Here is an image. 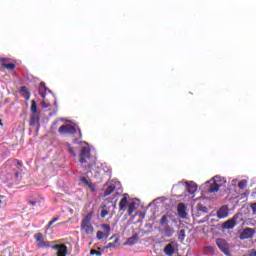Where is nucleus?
I'll return each mask as SVG.
<instances>
[{
  "mask_svg": "<svg viewBox=\"0 0 256 256\" xmlns=\"http://www.w3.org/2000/svg\"><path fill=\"white\" fill-rule=\"evenodd\" d=\"M80 163H88V173H91L92 177L99 175V167L95 163V158L91 157V149L89 146H83L80 150Z\"/></svg>",
  "mask_w": 256,
  "mask_h": 256,
  "instance_id": "obj_1",
  "label": "nucleus"
},
{
  "mask_svg": "<svg viewBox=\"0 0 256 256\" xmlns=\"http://www.w3.org/2000/svg\"><path fill=\"white\" fill-rule=\"evenodd\" d=\"M91 219H93V212H89L86 214L80 223V230L85 235H93L95 233V228H93V224H91Z\"/></svg>",
  "mask_w": 256,
  "mask_h": 256,
  "instance_id": "obj_2",
  "label": "nucleus"
},
{
  "mask_svg": "<svg viewBox=\"0 0 256 256\" xmlns=\"http://www.w3.org/2000/svg\"><path fill=\"white\" fill-rule=\"evenodd\" d=\"M212 182V183H211ZM225 183V178L221 176H214L210 180V187L208 188L209 193H217L219 189H221V186Z\"/></svg>",
  "mask_w": 256,
  "mask_h": 256,
  "instance_id": "obj_3",
  "label": "nucleus"
},
{
  "mask_svg": "<svg viewBox=\"0 0 256 256\" xmlns=\"http://www.w3.org/2000/svg\"><path fill=\"white\" fill-rule=\"evenodd\" d=\"M216 245H217L218 249H220V251H222V253L225 254L226 256H233L231 254V244H229V242H227V240H225L223 238H217Z\"/></svg>",
  "mask_w": 256,
  "mask_h": 256,
  "instance_id": "obj_4",
  "label": "nucleus"
},
{
  "mask_svg": "<svg viewBox=\"0 0 256 256\" xmlns=\"http://www.w3.org/2000/svg\"><path fill=\"white\" fill-rule=\"evenodd\" d=\"M34 239L39 249H49V247H51V243H53V242L45 241V237H43V233L41 232L34 234Z\"/></svg>",
  "mask_w": 256,
  "mask_h": 256,
  "instance_id": "obj_5",
  "label": "nucleus"
},
{
  "mask_svg": "<svg viewBox=\"0 0 256 256\" xmlns=\"http://www.w3.org/2000/svg\"><path fill=\"white\" fill-rule=\"evenodd\" d=\"M58 133H60V135H75L77 128L71 124H64L60 126Z\"/></svg>",
  "mask_w": 256,
  "mask_h": 256,
  "instance_id": "obj_6",
  "label": "nucleus"
},
{
  "mask_svg": "<svg viewBox=\"0 0 256 256\" xmlns=\"http://www.w3.org/2000/svg\"><path fill=\"white\" fill-rule=\"evenodd\" d=\"M102 229H104L105 232L103 231H98L96 234V237L99 241H101V239H104V237H109V235H111V226L109 224H102L101 225Z\"/></svg>",
  "mask_w": 256,
  "mask_h": 256,
  "instance_id": "obj_7",
  "label": "nucleus"
},
{
  "mask_svg": "<svg viewBox=\"0 0 256 256\" xmlns=\"http://www.w3.org/2000/svg\"><path fill=\"white\" fill-rule=\"evenodd\" d=\"M237 219H239V214H235L231 219L223 223V229H233L237 225Z\"/></svg>",
  "mask_w": 256,
  "mask_h": 256,
  "instance_id": "obj_8",
  "label": "nucleus"
},
{
  "mask_svg": "<svg viewBox=\"0 0 256 256\" xmlns=\"http://www.w3.org/2000/svg\"><path fill=\"white\" fill-rule=\"evenodd\" d=\"M116 187H117L116 182L114 181L107 182L104 186V197H109V195H111V193L115 191Z\"/></svg>",
  "mask_w": 256,
  "mask_h": 256,
  "instance_id": "obj_9",
  "label": "nucleus"
},
{
  "mask_svg": "<svg viewBox=\"0 0 256 256\" xmlns=\"http://www.w3.org/2000/svg\"><path fill=\"white\" fill-rule=\"evenodd\" d=\"M41 116L39 113H31L29 125L30 127H40Z\"/></svg>",
  "mask_w": 256,
  "mask_h": 256,
  "instance_id": "obj_10",
  "label": "nucleus"
},
{
  "mask_svg": "<svg viewBox=\"0 0 256 256\" xmlns=\"http://www.w3.org/2000/svg\"><path fill=\"white\" fill-rule=\"evenodd\" d=\"M52 249H54V251H57V256H67V245L65 244L54 245L52 246Z\"/></svg>",
  "mask_w": 256,
  "mask_h": 256,
  "instance_id": "obj_11",
  "label": "nucleus"
},
{
  "mask_svg": "<svg viewBox=\"0 0 256 256\" xmlns=\"http://www.w3.org/2000/svg\"><path fill=\"white\" fill-rule=\"evenodd\" d=\"M255 235V230L253 228H245L241 233H240V239L245 240V239H251Z\"/></svg>",
  "mask_w": 256,
  "mask_h": 256,
  "instance_id": "obj_12",
  "label": "nucleus"
},
{
  "mask_svg": "<svg viewBox=\"0 0 256 256\" xmlns=\"http://www.w3.org/2000/svg\"><path fill=\"white\" fill-rule=\"evenodd\" d=\"M177 213L180 219H187V206L185 205V203L178 204Z\"/></svg>",
  "mask_w": 256,
  "mask_h": 256,
  "instance_id": "obj_13",
  "label": "nucleus"
},
{
  "mask_svg": "<svg viewBox=\"0 0 256 256\" xmlns=\"http://www.w3.org/2000/svg\"><path fill=\"white\" fill-rule=\"evenodd\" d=\"M162 237H173L174 233H175V229L170 226V225H166L164 226V228L162 230H160Z\"/></svg>",
  "mask_w": 256,
  "mask_h": 256,
  "instance_id": "obj_14",
  "label": "nucleus"
},
{
  "mask_svg": "<svg viewBox=\"0 0 256 256\" xmlns=\"http://www.w3.org/2000/svg\"><path fill=\"white\" fill-rule=\"evenodd\" d=\"M38 93L42 97V99H45V97H47V93H51V90H49L48 87L45 86V82H41L38 88Z\"/></svg>",
  "mask_w": 256,
  "mask_h": 256,
  "instance_id": "obj_15",
  "label": "nucleus"
},
{
  "mask_svg": "<svg viewBox=\"0 0 256 256\" xmlns=\"http://www.w3.org/2000/svg\"><path fill=\"white\" fill-rule=\"evenodd\" d=\"M217 216L219 219H225V217H229V208L227 206H222L218 210Z\"/></svg>",
  "mask_w": 256,
  "mask_h": 256,
  "instance_id": "obj_16",
  "label": "nucleus"
},
{
  "mask_svg": "<svg viewBox=\"0 0 256 256\" xmlns=\"http://www.w3.org/2000/svg\"><path fill=\"white\" fill-rule=\"evenodd\" d=\"M127 197H129V194H123V198L119 202V211H125L127 209Z\"/></svg>",
  "mask_w": 256,
  "mask_h": 256,
  "instance_id": "obj_17",
  "label": "nucleus"
},
{
  "mask_svg": "<svg viewBox=\"0 0 256 256\" xmlns=\"http://www.w3.org/2000/svg\"><path fill=\"white\" fill-rule=\"evenodd\" d=\"M164 253L167 256H173L175 255V246H173V244H167L164 247Z\"/></svg>",
  "mask_w": 256,
  "mask_h": 256,
  "instance_id": "obj_18",
  "label": "nucleus"
},
{
  "mask_svg": "<svg viewBox=\"0 0 256 256\" xmlns=\"http://www.w3.org/2000/svg\"><path fill=\"white\" fill-rule=\"evenodd\" d=\"M187 191L190 195H193V193L197 192V184L194 182L186 183Z\"/></svg>",
  "mask_w": 256,
  "mask_h": 256,
  "instance_id": "obj_19",
  "label": "nucleus"
},
{
  "mask_svg": "<svg viewBox=\"0 0 256 256\" xmlns=\"http://www.w3.org/2000/svg\"><path fill=\"white\" fill-rule=\"evenodd\" d=\"M80 181L84 183V185H86V187H88L90 190L95 191V184H93V182L88 180L85 176H83Z\"/></svg>",
  "mask_w": 256,
  "mask_h": 256,
  "instance_id": "obj_20",
  "label": "nucleus"
},
{
  "mask_svg": "<svg viewBox=\"0 0 256 256\" xmlns=\"http://www.w3.org/2000/svg\"><path fill=\"white\" fill-rule=\"evenodd\" d=\"M137 211V203L136 202H131L128 205V215H133Z\"/></svg>",
  "mask_w": 256,
  "mask_h": 256,
  "instance_id": "obj_21",
  "label": "nucleus"
},
{
  "mask_svg": "<svg viewBox=\"0 0 256 256\" xmlns=\"http://www.w3.org/2000/svg\"><path fill=\"white\" fill-rule=\"evenodd\" d=\"M169 215L168 214H165V215H163L162 217H161V219H160V225L162 226V227H165V226H167V225H169Z\"/></svg>",
  "mask_w": 256,
  "mask_h": 256,
  "instance_id": "obj_22",
  "label": "nucleus"
},
{
  "mask_svg": "<svg viewBox=\"0 0 256 256\" xmlns=\"http://www.w3.org/2000/svg\"><path fill=\"white\" fill-rule=\"evenodd\" d=\"M196 209L197 211H200V213H209L207 206L203 205L202 203H198Z\"/></svg>",
  "mask_w": 256,
  "mask_h": 256,
  "instance_id": "obj_23",
  "label": "nucleus"
},
{
  "mask_svg": "<svg viewBox=\"0 0 256 256\" xmlns=\"http://www.w3.org/2000/svg\"><path fill=\"white\" fill-rule=\"evenodd\" d=\"M20 93H25L26 94V101H29V99H31V93H29V90L27 89L26 86H21L20 87Z\"/></svg>",
  "mask_w": 256,
  "mask_h": 256,
  "instance_id": "obj_24",
  "label": "nucleus"
},
{
  "mask_svg": "<svg viewBox=\"0 0 256 256\" xmlns=\"http://www.w3.org/2000/svg\"><path fill=\"white\" fill-rule=\"evenodd\" d=\"M106 215H109V209H107V205H103L100 212V217H102V219H105Z\"/></svg>",
  "mask_w": 256,
  "mask_h": 256,
  "instance_id": "obj_25",
  "label": "nucleus"
},
{
  "mask_svg": "<svg viewBox=\"0 0 256 256\" xmlns=\"http://www.w3.org/2000/svg\"><path fill=\"white\" fill-rule=\"evenodd\" d=\"M1 66L4 67L5 69H8L9 71H13V69H15V64L13 63L7 64L5 62H2Z\"/></svg>",
  "mask_w": 256,
  "mask_h": 256,
  "instance_id": "obj_26",
  "label": "nucleus"
},
{
  "mask_svg": "<svg viewBox=\"0 0 256 256\" xmlns=\"http://www.w3.org/2000/svg\"><path fill=\"white\" fill-rule=\"evenodd\" d=\"M110 239H114V243H108V245H107L108 249L115 247L117 245V243H119L118 237L112 236Z\"/></svg>",
  "mask_w": 256,
  "mask_h": 256,
  "instance_id": "obj_27",
  "label": "nucleus"
},
{
  "mask_svg": "<svg viewBox=\"0 0 256 256\" xmlns=\"http://www.w3.org/2000/svg\"><path fill=\"white\" fill-rule=\"evenodd\" d=\"M137 241H139V237L132 236V237L128 238L127 243H128V245H135V243H137Z\"/></svg>",
  "mask_w": 256,
  "mask_h": 256,
  "instance_id": "obj_28",
  "label": "nucleus"
},
{
  "mask_svg": "<svg viewBox=\"0 0 256 256\" xmlns=\"http://www.w3.org/2000/svg\"><path fill=\"white\" fill-rule=\"evenodd\" d=\"M30 111L31 113H39L37 112V102L35 100H31Z\"/></svg>",
  "mask_w": 256,
  "mask_h": 256,
  "instance_id": "obj_29",
  "label": "nucleus"
},
{
  "mask_svg": "<svg viewBox=\"0 0 256 256\" xmlns=\"http://www.w3.org/2000/svg\"><path fill=\"white\" fill-rule=\"evenodd\" d=\"M90 255L102 256L103 250H101L100 248H98V250L92 249L90 250Z\"/></svg>",
  "mask_w": 256,
  "mask_h": 256,
  "instance_id": "obj_30",
  "label": "nucleus"
},
{
  "mask_svg": "<svg viewBox=\"0 0 256 256\" xmlns=\"http://www.w3.org/2000/svg\"><path fill=\"white\" fill-rule=\"evenodd\" d=\"M178 239H180V241H185V229L179 231Z\"/></svg>",
  "mask_w": 256,
  "mask_h": 256,
  "instance_id": "obj_31",
  "label": "nucleus"
},
{
  "mask_svg": "<svg viewBox=\"0 0 256 256\" xmlns=\"http://www.w3.org/2000/svg\"><path fill=\"white\" fill-rule=\"evenodd\" d=\"M239 189H245L247 187V180H241L238 182Z\"/></svg>",
  "mask_w": 256,
  "mask_h": 256,
  "instance_id": "obj_32",
  "label": "nucleus"
},
{
  "mask_svg": "<svg viewBox=\"0 0 256 256\" xmlns=\"http://www.w3.org/2000/svg\"><path fill=\"white\" fill-rule=\"evenodd\" d=\"M68 151L69 153H71L73 155V157H75L76 153H75V148H73V146H71L70 144H68Z\"/></svg>",
  "mask_w": 256,
  "mask_h": 256,
  "instance_id": "obj_33",
  "label": "nucleus"
},
{
  "mask_svg": "<svg viewBox=\"0 0 256 256\" xmlns=\"http://www.w3.org/2000/svg\"><path fill=\"white\" fill-rule=\"evenodd\" d=\"M56 221H59V217L53 218V219L48 223V228L51 227V225H53V223H56Z\"/></svg>",
  "mask_w": 256,
  "mask_h": 256,
  "instance_id": "obj_34",
  "label": "nucleus"
},
{
  "mask_svg": "<svg viewBox=\"0 0 256 256\" xmlns=\"http://www.w3.org/2000/svg\"><path fill=\"white\" fill-rule=\"evenodd\" d=\"M78 131L79 133V139H83V134L81 133V128L80 127H77L76 128V132Z\"/></svg>",
  "mask_w": 256,
  "mask_h": 256,
  "instance_id": "obj_35",
  "label": "nucleus"
},
{
  "mask_svg": "<svg viewBox=\"0 0 256 256\" xmlns=\"http://www.w3.org/2000/svg\"><path fill=\"white\" fill-rule=\"evenodd\" d=\"M250 207H251V209H252L254 215H256V203L251 204Z\"/></svg>",
  "mask_w": 256,
  "mask_h": 256,
  "instance_id": "obj_36",
  "label": "nucleus"
},
{
  "mask_svg": "<svg viewBox=\"0 0 256 256\" xmlns=\"http://www.w3.org/2000/svg\"><path fill=\"white\" fill-rule=\"evenodd\" d=\"M207 250L210 251V253H215V247L213 246H208Z\"/></svg>",
  "mask_w": 256,
  "mask_h": 256,
  "instance_id": "obj_37",
  "label": "nucleus"
},
{
  "mask_svg": "<svg viewBox=\"0 0 256 256\" xmlns=\"http://www.w3.org/2000/svg\"><path fill=\"white\" fill-rule=\"evenodd\" d=\"M16 164L18 165V167H23V162L20 160H16Z\"/></svg>",
  "mask_w": 256,
  "mask_h": 256,
  "instance_id": "obj_38",
  "label": "nucleus"
},
{
  "mask_svg": "<svg viewBox=\"0 0 256 256\" xmlns=\"http://www.w3.org/2000/svg\"><path fill=\"white\" fill-rule=\"evenodd\" d=\"M249 256H256V250H250Z\"/></svg>",
  "mask_w": 256,
  "mask_h": 256,
  "instance_id": "obj_39",
  "label": "nucleus"
},
{
  "mask_svg": "<svg viewBox=\"0 0 256 256\" xmlns=\"http://www.w3.org/2000/svg\"><path fill=\"white\" fill-rule=\"evenodd\" d=\"M29 205L35 206L37 205V201H29Z\"/></svg>",
  "mask_w": 256,
  "mask_h": 256,
  "instance_id": "obj_40",
  "label": "nucleus"
},
{
  "mask_svg": "<svg viewBox=\"0 0 256 256\" xmlns=\"http://www.w3.org/2000/svg\"><path fill=\"white\" fill-rule=\"evenodd\" d=\"M57 125H59V122H58V121H55V122H53L52 127H55V126H57Z\"/></svg>",
  "mask_w": 256,
  "mask_h": 256,
  "instance_id": "obj_41",
  "label": "nucleus"
},
{
  "mask_svg": "<svg viewBox=\"0 0 256 256\" xmlns=\"http://www.w3.org/2000/svg\"><path fill=\"white\" fill-rule=\"evenodd\" d=\"M0 126L3 127V122L2 120L0 119Z\"/></svg>",
  "mask_w": 256,
  "mask_h": 256,
  "instance_id": "obj_42",
  "label": "nucleus"
},
{
  "mask_svg": "<svg viewBox=\"0 0 256 256\" xmlns=\"http://www.w3.org/2000/svg\"><path fill=\"white\" fill-rule=\"evenodd\" d=\"M0 198H1V199H4V198H5V196H0Z\"/></svg>",
  "mask_w": 256,
  "mask_h": 256,
  "instance_id": "obj_43",
  "label": "nucleus"
},
{
  "mask_svg": "<svg viewBox=\"0 0 256 256\" xmlns=\"http://www.w3.org/2000/svg\"><path fill=\"white\" fill-rule=\"evenodd\" d=\"M3 203V200H0V205Z\"/></svg>",
  "mask_w": 256,
  "mask_h": 256,
  "instance_id": "obj_44",
  "label": "nucleus"
}]
</instances>
